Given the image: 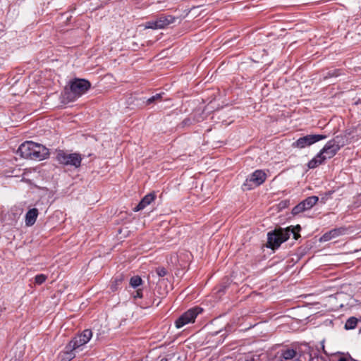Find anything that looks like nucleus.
Returning <instances> with one entry per match:
<instances>
[{"label": "nucleus", "mask_w": 361, "mask_h": 361, "mask_svg": "<svg viewBox=\"0 0 361 361\" xmlns=\"http://www.w3.org/2000/svg\"><path fill=\"white\" fill-rule=\"evenodd\" d=\"M301 231L300 225L290 226L287 228H278L267 233V247L275 250L280 247V245L286 242L291 234L293 235L295 240L300 238V231Z\"/></svg>", "instance_id": "f257e3e1"}, {"label": "nucleus", "mask_w": 361, "mask_h": 361, "mask_svg": "<svg viewBox=\"0 0 361 361\" xmlns=\"http://www.w3.org/2000/svg\"><path fill=\"white\" fill-rule=\"evenodd\" d=\"M91 82L84 78H75L71 80L61 92L62 102L75 101L91 88Z\"/></svg>", "instance_id": "f03ea898"}, {"label": "nucleus", "mask_w": 361, "mask_h": 361, "mask_svg": "<svg viewBox=\"0 0 361 361\" xmlns=\"http://www.w3.org/2000/svg\"><path fill=\"white\" fill-rule=\"evenodd\" d=\"M16 154L22 158L40 161L47 159L49 152L48 148L41 144L25 141L19 146Z\"/></svg>", "instance_id": "7ed1b4c3"}, {"label": "nucleus", "mask_w": 361, "mask_h": 361, "mask_svg": "<svg viewBox=\"0 0 361 361\" xmlns=\"http://www.w3.org/2000/svg\"><path fill=\"white\" fill-rule=\"evenodd\" d=\"M267 179V174L260 169L255 170L252 173L249 175L242 185V189L244 191L251 190L262 184Z\"/></svg>", "instance_id": "20e7f679"}, {"label": "nucleus", "mask_w": 361, "mask_h": 361, "mask_svg": "<svg viewBox=\"0 0 361 361\" xmlns=\"http://www.w3.org/2000/svg\"><path fill=\"white\" fill-rule=\"evenodd\" d=\"M56 159L61 164L78 168L81 165L82 157L79 153L68 154L63 150H59L56 153Z\"/></svg>", "instance_id": "39448f33"}, {"label": "nucleus", "mask_w": 361, "mask_h": 361, "mask_svg": "<svg viewBox=\"0 0 361 361\" xmlns=\"http://www.w3.org/2000/svg\"><path fill=\"white\" fill-rule=\"evenodd\" d=\"M203 311L202 307L198 306L192 307L181 314L175 322L177 329L182 328L185 325L195 322L197 315Z\"/></svg>", "instance_id": "423d86ee"}, {"label": "nucleus", "mask_w": 361, "mask_h": 361, "mask_svg": "<svg viewBox=\"0 0 361 361\" xmlns=\"http://www.w3.org/2000/svg\"><path fill=\"white\" fill-rule=\"evenodd\" d=\"M326 137L327 136L326 135H307L298 138L296 141L293 142L292 147L293 148L303 149L306 147H310L320 140H324Z\"/></svg>", "instance_id": "0eeeda50"}, {"label": "nucleus", "mask_w": 361, "mask_h": 361, "mask_svg": "<svg viewBox=\"0 0 361 361\" xmlns=\"http://www.w3.org/2000/svg\"><path fill=\"white\" fill-rule=\"evenodd\" d=\"M318 200L319 197L317 196H310L295 205L292 209L291 214L293 216H296L303 212L307 211L312 209L317 204Z\"/></svg>", "instance_id": "6e6552de"}, {"label": "nucleus", "mask_w": 361, "mask_h": 361, "mask_svg": "<svg viewBox=\"0 0 361 361\" xmlns=\"http://www.w3.org/2000/svg\"><path fill=\"white\" fill-rule=\"evenodd\" d=\"M92 337V332L90 329H85L81 334L76 335L68 343L71 345L74 350L80 346L86 344Z\"/></svg>", "instance_id": "1a4fd4ad"}, {"label": "nucleus", "mask_w": 361, "mask_h": 361, "mask_svg": "<svg viewBox=\"0 0 361 361\" xmlns=\"http://www.w3.org/2000/svg\"><path fill=\"white\" fill-rule=\"evenodd\" d=\"M293 347L296 353V357H300L305 360V355H307L309 356V361L314 360V357H312L310 353L311 348L307 343H293Z\"/></svg>", "instance_id": "9d476101"}, {"label": "nucleus", "mask_w": 361, "mask_h": 361, "mask_svg": "<svg viewBox=\"0 0 361 361\" xmlns=\"http://www.w3.org/2000/svg\"><path fill=\"white\" fill-rule=\"evenodd\" d=\"M279 361H288L296 357L295 350H294L293 343L290 345H285L279 353Z\"/></svg>", "instance_id": "9b49d317"}, {"label": "nucleus", "mask_w": 361, "mask_h": 361, "mask_svg": "<svg viewBox=\"0 0 361 361\" xmlns=\"http://www.w3.org/2000/svg\"><path fill=\"white\" fill-rule=\"evenodd\" d=\"M345 231L346 228L343 227L331 229V231L326 232L320 237L319 242L323 243L331 240L333 238L343 235Z\"/></svg>", "instance_id": "f8f14e48"}, {"label": "nucleus", "mask_w": 361, "mask_h": 361, "mask_svg": "<svg viewBox=\"0 0 361 361\" xmlns=\"http://www.w3.org/2000/svg\"><path fill=\"white\" fill-rule=\"evenodd\" d=\"M157 195L155 192H152L147 194L142 197L138 204L133 208V211L137 212L144 209L147 205L150 204L153 201L155 200Z\"/></svg>", "instance_id": "ddd939ff"}, {"label": "nucleus", "mask_w": 361, "mask_h": 361, "mask_svg": "<svg viewBox=\"0 0 361 361\" xmlns=\"http://www.w3.org/2000/svg\"><path fill=\"white\" fill-rule=\"evenodd\" d=\"M75 357L74 350L71 348V345H66L64 350L61 351L56 356V361H71Z\"/></svg>", "instance_id": "4468645a"}, {"label": "nucleus", "mask_w": 361, "mask_h": 361, "mask_svg": "<svg viewBox=\"0 0 361 361\" xmlns=\"http://www.w3.org/2000/svg\"><path fill=\"white\" fill-rule=\"evenodd\" d=\"M322 149L328 159L334 157L340 150L331 140H329Z\"/></svg>", "instance_id": "2eb2a0df"}, {"label": "nucleus", "mask_w": 361, "mask_h": 361, "mask_svg": "<svg viewBox=\"0 0 361 361\" xmlns=\"http://www.w3.org/2000/svg\"><path fill=\"white\" fill-rule=\"evenodd\" d=\"M38 214L39 212L37 209L32 208L29 209L25 214V225L27 226H31L34 225Z\"/></svg>", "instance_id": "dca6fc26"}, {"label": "nucleus", "mask_w": 361, "mask_h": 361, "mask_svg": "<svg viewBox=\"0 0 361 361\" xmlns=\"http://www.w3.org/2000/svg\"><path fill=\"white\" fill-rule=\"evenodd\" d=\"M176 18L172 16H165L161 15L157 18V20L158 22V26L160 29L165 28L167 25L173 23L176 20Z\"/></svg>", "instance_id": "f3484780"}, {"label": "nucleus", "mask_w": 361, "mask_h": 361, "mask_svg": "<svg viewBox=\"0 0 361 361\" xmlns=\"http://www.w3.org/2000/svg\"><path fill=\"white\" fill-rule=\"evenodd\" d=\"M333 143L340 149L348 144V137L346 135H338L331 140Z\"/></svg>", "instance_id": "a211bd4d"}, {"label": "nucleus", "mask_w": 361, "mask_h": 361, "mask_svg": "<svg viewBox=\"0 0 361 361\" xmlns=\"http://www.w3.org/2000/svg\"><path fill=\"white\" fill-rule=\"evenodd\" d=\"M341 75H344V72L342 69H331L328 71L324 75V80H327L331 78H337Z\"/></svg>", "instance_id": "6ab92c4d"}, {"label": "nucleus", "mask_w": 361, "mask_h": 361, "mask_svg": "<svg viewBox=\"0 0 361 361\" xmlns=\"http://www.w3.org/2000/svg\"><path fill=\"white\" fill-rule=\"evenodd\" d=\"M123 280V274H120L116 275L114 278V281L111 285L110 289L114 292L118 290V286H120Z\"/></svg>", "instance_id": "aec40b11"}, {"label": "nucleus", "mask_w": 361, "mask_h": 361, "mask_svg": "<svg viewBox=\"0 0 361 361\" xmlns=\"http://www.w3.org/2000/svg\"><path fill=\"white\" fill-rule=\"evenodd\" d=\"M357 322H358V320H357V319L356 317H350L345 322L344 328L346 330L354 329L356 327V326L357 324Z\"/></svg>", "instance_id": "412c9836"}, {"label": "nucleus", "mask_w": 361, "mask_h": 361, "mask_svg": "<svg viewBox=\"0 0 361 361\" xmlns=\"http://www.w3.org/2000/svg\"><path fill=\"white\" fill-rule=\"evenodd\" d=\"M142 279L138 275L133 276L130 278L129 283L130 286L133 288H137L142 284Z\"/></svg>", "instance_id": "4be33fe9"}, {"label": "nucleus", "mask_w": 361, "mask_h": 361, "mask_svg": "<svg viewBox=\"0 0 361 361\" xmlns=\"http://www.w3.org/2000/svg\"><path fill=\"white\" fill-rule=\"evenodd\" d=\"M164 94V92H161V93H157V94L152 96L147 100V102H146L147 104H151L156 102L161 101L162 99V96Z\"/></svg>", "instance_id": "5701e85b"}, {"label": "nucleus", "mask_w": 361, "mask_h": 361, "mask_svg": "<svg viewBox=\"0 0 361 361\" xmlns=\"http://www.w3.org/2000/svg\"><path fill=\"white\" fill-rule=\"evenodd\" d=\"M195 121V119L194 118H190V117H188V118H185L180 124H179V128H184L185 127H188V126H190L191 125L193 124Z\"/></svg>", "instance_id": "b1692460"}, {"label": "nucleus", "mask_w": 361, "mask_h": 361, "mask_svg": "<svg viewBox=\"0 0 361 361\" xmlns=\"http://www.w3.org/2000/svg\"><path fill=\"white\" fill-rule=\"evenodd\" d=\"M47 276L45 274H37L35 277V283L37 285H41L47 280Z\"/></svg>", "instance_id": "393cba45"}, {"label": "nucleus", "mask_w": 361, "mask_h": 361, "mask_svg": "<svg viewBox=\"0 0 361 361\" xmlns=\"http://www.w3.org/2000/svg\"><path fill=\"white\" fill-rule=\"evenodd\" d=\"M158 25H159L158 22L156 19L155 20H150V21L147 22L145 27L149 28V29H154V30L160 29Z\"/></svg>", "instance_id": "a878e982"}, {"label": "nucleus", "mask_w": 361, "mask_h": 361, "mask_svg": "<svg viewBox=\"0 0 361 361\" xmlns=\"http://www.w3.org/2000/svg\"><path fill=\"white\" fill-rule=\"evenodd\" d=\"M319 165H321V161H318L315 157L313 159H312L307 164V166L309 169H315Z\"/></svg>", "instance_id": "bb28decb"}, {"label": "nucleus", "mask_w": 361, "mask_h": 361, "mask_svg": "<svg viewBox=\"0 0 361 361\" xmlns=\"http://www.w3.org/2000/svg\"><path fill=\"white\" fill-rule=\"evenodd\" d=\"M315 158L318 161H321V164H324L326 159L328 158L325 157V154L322 152V149L319 151V153L315 156Z\"/></svg>", "instance_id": "cd10ccee"}, {"label": "nucleus", "mask_w": 361, "mask_h": 361, "mask_svg": "<svg viewBox=\"0 0 361 361\" xmlns=\"http://www.w3.org/2000/svg\"><path fill=\"white\" fill-rule=\"evenodd\" d=\"M315 158L318 161H321V164H324L326 159L328 158L325 157V154L322 152V149L319 151V153L315 156Z\"/></svg>", "instance_id": "c85d7f7f"}, {"label": "nucleus", "mask_w": 361, "mask_h": 361, "mask_svg": "<svg viewBox=\"0 0 361 361\" xmlns=\"http://www.w3.org/2000/svg\"><path fill=\"white\" fill-rule=\"evenodd\" d=\"M134 299L142 298L143 297V290L141 288H137L131 293Z\"/></svg>", "instance_id": "c756f323"}, {"label": "nucleus", "mask_w": 361, "mask_h": 361, "mask_svg": "<svg viewBox=\"0 0 361 361\" xmlns=\"http://www.w3.org/2000/svg\"><path fill=\"white\" fill-rule=\"evenodd\" d=\"M156 273L157 274V275L160 277H164L166 275H167L168 274V271L167 270L164 268V267H157L156 269Z\"/></svg>", "instance_id": "7c9ffc66"}, {"label": "nucleus", "mask_w": 361, "mask_h": 361, "mask_svg": "<svg viewBox=\"0 0 361 361\" xmlns=\"http://www.w3.org/2000/svg\"><path fill=\"white\" fill-rule=\"evenodd\" d=\"M155 302H157V300L156 299H154L153 300H149V301H146L144 305H140V307H142V308H147V307L152 306Z\"/></svg>", "instance_id": "2f4dec72"}, {"label": "nucleus", "mask_w": 361, "mask_h": 361, "mask_svg": "<svg viewBox=\"0 0 361 361\" xmlns=\"http://www.w3.org/2000/svg\"><path fill=\"white\" fill-rule=\"evenodd\" d=\"M289 204V201L288 200H282L280 202V203L279 204V207L280 209H284V208H286Z\"/></svg>", "instance_id": "473e14b6"}, {"label": "nucleus", "mask_w": 361, "mask_h": 361, "mask_svg": "<svg viewBox=\"0 0 361 361\" xmlns=\"http://www.w3.org/2000/svg\"><path fill=\"white\" fill-rule=\"evenodd\" d=\"M338 361H348V360L345 357H339Z\"/></svg>", "instance_id": "72a5a7b5"}, {"label": "nucleus", "mask_w": 361, "mask_h": 361, "mask_svg": "<svg viewBox=\"0 0 361 361\" xmlns=\"http://www.w3.org/2000/svg\"><path fill=\"white\" fill-rule=\"evenodd\" d=\"M293 361H303L302 357H295L294 359H293Z\"/></svg>", "instance_id": "f704fd0d"}, {"label": "nucleus", "mask_w": 361, "mask_h": 361, "mask_svg": "<svg viewBox=\"0 0 361 361\" xmlns=\"http://www.w3.org/2000/svg\"><path fill=\"white\" fill-rule=\"evenodd\" d=\"M160 361H169V360L166 357H163V358L161 359Z\"/></svg>", "instance_id": "c9c22d12"}, {"label": "nucleus", "mask_w": 361, "mask_h": 361, "mask_svg": "<svg viewBox=\"0 0 361 361\" xmlns=\"http://www.w3.org/2000/svg\"><path fill=\"white\" fill-rule=\"evenodd\" d=\"M228 328L230 329V328H231V326H226V329H225L226 331H227V332H228V331H231L230 329H228Z\"/></svg>", "instance_id": "e433bc0d"}, {"label": "nucleus", "mask_w": 361, "mask_h": 361, "mask_svg": "<svg viewBox=\"0 0 361 361\" xmlns=\"http://www.w3.org/2000/svg\"><path fill=\"white\" fill-rule=\"evenodd\" d=\"M245 361H255V360L253 357H252L250 359L246 360Z\"/></svg>", "instance_id": "4c0bfd02"}, {"label": "nucleus", "mask_w": 361, "mask_h": 361, "mask_svg": "<svg viewBox=\"0 0 361 361\" xmlns=\"http://www.w3.org/2000/svg\"><path fill=\"white\" fill-rule=\"evenodd\" d=\"M160 302H161V301H160V300H159V301L156 303V306H158V305H159Z\"/></svg>", "instance_id": "58836bf2"}, {"label": "nucleus", "mask_w": 361, "mask_h": 361, "mask_svg": "<svg viewBox=\"0 0 361 361\" xmlns=\"http://www.w3.org/2000/svg\"><path fill=\"white\" fill-rule=\"evenodd\" d=\"M221 331V330H220V331H216L214 334L216 335V334H217L220 333Z\"/></svg>", "instance_id": "ea45409f"}]
</instances>
